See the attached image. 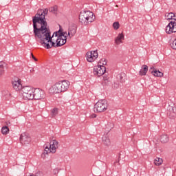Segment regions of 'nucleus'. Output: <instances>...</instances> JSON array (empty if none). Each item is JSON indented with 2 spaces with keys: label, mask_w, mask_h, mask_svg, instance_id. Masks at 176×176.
Listing matches in <instances>:
<instances>
[{
  "label": "nucleus",
  "mask_w": 176,
  "mask_h": 176,
  "mask_svg": "<svg viewBox=\"0 0 176 176\" xmlns=\"http://www.w3.org/2000/svg\"><path fill=\"white\" fill-rule=\"evenodd\" d=\"M167 115L170 116V118H175L176 116V107H173L169 106L167 110Z\"/></svg>",
  "instance_id": "obj_15"
},
{
  "label": "nucleus",
  "mask_w": 176,
  "mask_h": 176,
  "mask_svg": "<svg viewBox=\"0 0 176 176\" xmlns=\"http://www.w3.org/2000/svg\"><path fill=\"white\" fill-rule=\"evenodd\" d=\"M0 176H3V175H2L1 173H0Z\"/></svg>",
  "instance_id": "obj_36"
},
{
  "label": "nucleus",
  "mask_w": 176,
  "mask_h": 176,
  "mask_svg": "<svg viewBox=\"0 0 176 176\" xmlns=\"http://www.w3.org/2000/svg\"><path fill=\"white\" fill-rule=\"evenodd\" d=\"M155 67H151V68H150V72H152V71H155Z\"/></svg>",
  "instance_id": "obj_35"
},
{
  "label": "nucleus",
  "mask_w": 176,
  "mask_h": 176,
  "mask_svg": "<svg viewBox=\"0 0 176 176\" xmlns=\"http://www.w3.org/2000/svg\"><path fill=\"white\" fill-rule=\"evenodd\" d=\"M21 92L24 100H34V89L31 87H23Z\"/></svg>",
  "instance_id": "obj_6"
},
{
  "label": "nucleus",
  "mask_w": 176,
  "mask_h": 176,
  "mask_svg": "<svg viewBox=\"0 0 176 176\" xmlns=\"http://www.w3.org/2000/svg\"><path fill=\"white\" fill-rule=\"evenodd\" d=\"M151 74L152 75H153V76H157L158 78H162L164 75L163 72L157 69H155L154 71H151Z\"/></svg>",
  "instance_id": "obj_20"
},
{
  "label": "nucleus",
  "mask_w": 176,
  "mask_h": 176,
  "mask_svg": "<svg viewBox=\"0 0 176 176\" xmlns=\"http://www.w3.org/2000/svg\"><path fill=\"white\" fill-rule=\"evenodd\" d=\"M107 72V68L105 66H100V65H98L97 66H94V75H96V76H102L104 75V73Z\"/></svg>",
  "instance_id": "obj_8"
},
{
  "label": "nucleus",
  "mask_w": 176,
  "mask_h": 176,
  "mask_svg": "<svg viewBox=\"0 0 176 176\" xmlns=\"http://www.w3.org/2000/svg\"><path fill=\"white\" fill-rule=\"evenodd\" d=\"M108 102L105 100H100L94 104V111L101 113V112H105L108 109Z\"/></svg>",
  "instance_id": "obj_4"
},
{
  "label": "nucleus",
  "mask_w": 176,
  "mask_h": 176,
  "mask_svg": "<svg viewBox=\"0 0 176 176\" xmlns=\"http://www.w3.org/2000/svg\"><path fill=\"white\" fill-rule=\"evenodd\" d=\"M163 163V160L162 158L156 157L154 160V164L155 166H160Z\"/></svg>",
  "instance_id": "obj_24"
},
{
  "label": "nucleus",
  "mask_w": 176,
  "mask_h": 176,
  "mask_svg": "<svg viewBox=\"0 0 176 176\" xmlns=\"http://www.w3.org/2000/svg\"><path fill=\"white\" fill-rule=\"evenodd\" d=\"M123 39H124V35L123 34H119L115 39V43L116 45H120V43H122V40Z\"/></svg>",
  "instance_id": "obj_19"
},
{
  "label": "nucleus",
  "mask_w": 176,
  "mask_h": 176,
  "mask_svg": "<svg viewBox=\"0 0 176 176\" xmlns=\"http://www.w3.org/2000/svg\"><path fill=\"white\" fill-rule=\"evenodd\" d=\"M91 119H94V118H97V115L95 114V113L91 114Z\"/></svg>",
  "instance_id": "obj_32"
},
{
  "label": "nucleus",
  "mask_w": 176,
  "mask_h": 176,
  "mask_svg": "<svg viewBox=\"0 0 176 176\" xmlns=\"http://www.w3.org/2000/svg\"><path fill=\"white\" fill-rule=\"evenodd\" d=\"M47 13V10H40L38 14L33 16V28L36 39H39L41 45L45 49L52 47H60L67 43L68 33L63 32L60 29L58 32L50 36V30L47 29V22L45 19V14Z\"/></svg>",
  "instance_id": "obj_1"
},
{
  "label": "nucleus",
  "mask_w": 176,
  "mask_h": 176,
  "mask_svg": "<svg viewBox=\"0 0 176 176\" xmlns=\"http://www.w3.org/2000/svg\"><path fill=\"white\" fill-rule=\"evenodd\" d=\"M102 140L104 145H105L106 146H109V145H111V140L109 139L108 135H103V137L102 138Z\"/></svg>",
  "instance_id": "obj_16"
},
{
  "label": "nucleus",
  "mask_w": 176,
  "mask_h": 176,
  "mask_svg": "<svg viewBox=\"0 0 176 176\" xmlns=\"http://www.w3.org/2000/svg\"><path fill=\"white\" fill-rule=\"evenodd\" d=\"M3 97H5L6 100L10 98V92L8 89H5L2 91Z\"/></svg>",
  "instance_id": "obj_21"
},
{
  "label": "nucleus",
  "mask_w": 176,
  "mask_h": 176,
  "mask_svg": "<svg viewBox=\"0 0 176 176\" xmlns=\"http://www.w3.org/2000/svg\"><path fill=\"white\" fill-rule=\"evenodd\" d=\"M87 61L93 63L98 58V52L97 51H90L86 54Z\"/></svg>",
  "instance_id": "obj_7"
},
{
  "label": "nucleus",
  "mask_w": 176,
  "mask_h": 176,
  "mask_svg": "<svg viewBox=\"0 0 176 176\" xmlns=\"http://www.w3.org/2000/svg\"><path fill=\"white\" fill-rule=\"evenodd\" d=\"M57 113H58V109L57 108H54L52 111V116L54 117L56 115H57Z\"/></svg>",
  "instance_id": "obj_28"
},
{
  "label": "nucleus",
  "mask_w": 176,
  "mask_h": 176,
  "mask_svg": "<svg viewBox=\"0 0 176 176\" xmlns=\"http://www.w3.org/2000/svg\"><path fill=\"white\" fill-rule=\"evenodd\" d=\"M12 86L14 90L19 91V90H23V85H21V80L19 78H15L12 80Z\"/></svg>",
  "instance_id": "obj_12"
},
{
  "label": "nucleus",
  "mask_w": 176,
  "mask_h": 176,
  "mask_svg": "<svg viewBox=\"0 0 176 176\" xmlns=\"http://www.w3.org/2000/svg\"><path fill=\"white\" fill-rule=\"evenodd\" d=\"M35 176H41L42 175V173L41 172H38L36 173V175H34Z\"/></svg>",
  "instance_id": "obj_34"
},
{
  "label": "nucleus",
  "mask_w": 176,
  "mask_h": 176,
  "mask_svg": "<svg viewBox=\"0 0 176 176\" xmlns=\"http://www.w3.org/2000/svg\"><path fill=\"white\" fill-rule=\"evenodd\" d=\"M147 72H148V65H143L142 66V69L139 72V75H140V76H145Z\"/></svg>",
  "instance_id": "obj_17"
},
{
  "label": "nucleus",
  "mask_w": 176,
  "mask_h": 176,
  "mask_svg": "<svg viewBox=\"0 0 176 176\" xmlns=\"http://www.w3.org/2000/svg\"><path fill=\"white\" fill-rule=\"evenodd\" d=\"M76 30H78V27L76 24H72L69 27V31L67 34L69 38H72V36H75V34H76Z\"/></svg>",
  "instance_id": "obj_14"
},
{
  "label": "nucleus",
  "mask_w": 176,
  "mask_h": 176,
  "mask_svg": "<svg viewBox=\"0 0 176 176\" xmlns=\"http://www.w3.org/2000/svg\"><path fill=\"white\" fill-rule=\"evenodd\" d=\"M31 56H32L33 60H34V61H38V59H36V58H35V56H34L33 54H31Z\"/></svg>",
  "instance_id": "obj_33"
},
{
  "label": "nucleus",
  "mask_w": 176,
  "mask_h": 176,
  "mask_svg": "<svg viewBox=\"0 0 176 176\" xmlns=\"http://www.w3.org/2000/svg\"><path fill=\"white\" fill-rule=\"evenodd\" d=\"M58 8L57 7V6H54V7H51L49 9L45 8L44 10H38L37 13L36 14V15L34 16V17H36V15L38 14L39 12H41V10H43V12H45V10H47V13L45 14V20H46V14H47V13H49V12H50L51 13H57V10H58Z\"/></svg>",
  "instance_id": "obj_13"
},
{
  "label": "nucleus",
  "mask_w": 176,
  "mask_h": 176,
  "mask_svg": "<svg viewBox=\"0 0 176 176\" xmlns=\"http://www.w3.org/2000/svg\"><path fill=\"white\" fill-rule=\"evenodd\" d=\"M165 17L166 20H174L176 21V16L173 12L166 13Z\"/></svg>",
  "instance_id": "obj_18"
},
{
  "label": "nucleus",
  "mask_w": 176,
  "mask_h": 176,
  "mask_svg": "<svg viewBox=\"0 0 176 176\" xmlns=\"http://www.w3.org/2000/svg\"><path fill=\"white\" fill-rule=\"evenodd\" d=\"M160 141L162 144H166L168 142L169 138L167 135H161Z\"/></svg>",
  "instance_id": "obj_23"
},
{
  "label": "nucleus",
  "mask_w": 176,
  "mask_h": 176,
  "mask_svg": "<svg viewBox=\"0 0 176 176\" xmlns=\"http://www.w3.org/2000/svg\"><path fill=\"white\" fill-rule=\"evenodd\" d=\"M98 65L104 67V65H107V60H105V58H102V59L99 61Z\"/></svg>",
  "instance_id": "obj_26"
},
{
  "label": "nucleus",
  "mask_w": 176,
  "mask_h": 176,
  "mask_svg": "<svg viewBox=\"0 0 176 176\" xmlns=\"http://www.w3.org/2000/svg\"><path fill=\"white\" fill-rule=\"evenodd\" d=\"M53 173H54V174L55 175H57V174H58V168L54 169Z\"/></svg>",
  "instance_id": "obj_31"
},
{
  "label": "nucleus",
  "mask_w": 176,
  "mask_h": 176,
  "mask_svg": "<svg viewBox=\"0 0 176 176\" xmlns=\"http://www.w3.org/2000/svg\"><path fill=\"white\" fill-rule=\"evenodd\" d=\"M71 82L67 80H60L56 82L50 89V91L53 94H58L59 93H65L69 89Z\"/></svg>",
  "instance_id": "obj_2"
},
{
  "label": "nucleus",
  "mask_w": 176,
  "mask_h": 176,
  "mask_svg": "<svg viewBox=\"0 0 176 176\" xmlns=\"http://www.w3.org/2000/svg\"><path fill=\"white\" fill-rule=\"evenodd\" d=\"M113 27L114 30H119V28H120V24L119 23V22H114L113 23Z\"/></svg>",
  "instance_id": "obj_27"
},
{
  "label": "nucleus",
  "mask_w": 176,
  "mask_h": 176,
  "mask_svg": "<svg viewBox=\"0 0 176 176\" xmlns=\"http://www.w3.org/2000/svg\"><path fill=\"white\" fill-rule=\"evenodd\" d=\"M20 141L21 144L27 145V144H30V142H31V137H30V135L23 133L21 135Z\"/></svg>",
  "instance_id": "obj_11"
},
{
  "label": "nucleus",
  "mask_w": 176,
  "mask_h": 176,
  "mask_svg": "<svg viewBox=\"0 0 176 176\" xmlns=\"http://www.w3.org/2000/svg\"><path fill=\"white\" fill-rule=\"evenodd\" d=\"M5 74V70L3 69H0V76H2Z\"/></svg>",
  "instance_id": "obj_30"
},
{
  "label": "nucleus",
  "mask_w": 176,
  "mask_h": 176,
  "mask_svg": "<svg viewBox=\"0 0 176 176\" xmlns=\"http://www.w3.org/2000/svg\"><path fill=\"white\" fill-rule=\"evenodd\" d=\"M58 148V141L54 140L50 142V147L46 146L44 150V153L41 155L42 157L47 153H56V151Z\"/></svg>",
  "instance_id": "obj_5"
},
{
  "label": "nucleus",
  "mask_w": 176,
  "mask_h": 176,
  "mask_svg": "<svg viewBox=\"0 0 176 176\" xmlns=\"http://www.w3.org/2000/svg\"><path fill=\"white\" fill-rule=\"evenodd\" d=\"M96 20L94 13L90 11H82L79 15V21L84 25H87L89 23H93Z\"/></svg>",
  "instance_id": "obj_3"
},
{
  "label": "nucleus",
  "mask_w": 176,
  "mask_h": 176,
  "mask_svg": "<svg viewBox=\"0 0 176 176\" xmlns=\"http://www.w3.org/2000/svg\"><path fill=\"white\" fill-rule=\"evenodd\" d=\"M5 65H6L5 62H3V61L0 62V69H3V67H5Z\"/></svg>",
  "instance_id": "obj_29"
},
{
  "label": "nucleus",
  "mask_w": 176,
  "mask_h": 176,
  "mask_svg": "<svg viewBox=\"0 0 176 176\" xmlns=\"http://www.w3.org/2000/svg\"><path fill=\"white\" fill-rule=\"evenodd\" d=\"M1 133L4 135H6V134H9V127L4 126L1 129Z\"/></svg>",
  "instance_id": "obj_25"
},
{
  "label": "nucleus",
  "mask_w": 176,
  "mask_h": 176,
  "mask_svg": "<svg viewBox=\"0 0 176 176\" xmlns=\"http://www.w3.org/2000/svg\"><path fill=\"white\" fill-rule=\"evenodd\" d=\"M33 96H34L33 99L34 100H42V98H45L46 95L45 94V91L39 88H37L34 90Z\"/></svg>",
  "instance_id": "obj_10"
},
{
  "label": "nucleus",
  "mask_w": 176,
  "mask_h": 176,
  "mask_svg": "<svg viewBox=\"0 0 176 176\" xmlns=\"http://www.w3.org/2000/svg\"><path fill=\"white\" fill-rule=\"evenodd\" d=\"M118 78L120 79L121 83H124L126 82V74L122 73L118 74Z\"/></svg>",
  "instance_id": "obj_22"
},
{
  "label": "nucleus",
  "mask_w": 176,
  "mask_h": 176,
  "mask_svg": "<svg viewBox=\"0 0 176 176\" xmlns=\"http://www.w3.org/2000/svg\"><path fill=\"white\" fill-rule=\"evenodd\" d=\"M166 33L168 34H174L176 32V21H171L169 22L165 29Z\"/></svg>",
  "instance_id": "obj_9"
}]
</instances>
